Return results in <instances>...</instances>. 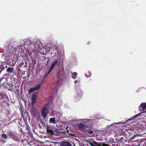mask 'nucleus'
<instances>
[{"mask_svg":"<svg viewBox=\"0 0 146 146\" xmlns=\"http://www.w3.org/2000/svg\"><path fill=\"white\" fill-rule=\"evenodd\" d=\"M13 68L11 67H8L7 69V72H10V73L12 72L13 71Z\"/></svg>","mask_w":146,"mask_h":146,"instance_id":"f3484780","label":"nucleus"},{"mask_svg":"<svg viewBox=\"0 0 146 146\" xmlns=\"http://www.w3.org/2000/svg\"><path fill=\"white\" fill-rule=\"evenodd\" d=\"M79 82V81L78 82V81H75V83L76 84V82Z\"/></svg>","mask_w":146,"mask_h":146,"instance_id":"a878e982","label":"nucleus"},{"mask_svg":"<svg viewBox=\"0 0 146 146\" xmlns=\"http://www.w3.org/2000/svg\"><path fill=\"white\" fill-rule=\"evenodd\" d=\"M43 82L42 81H41L39 82V84H38L37 85H36L34 87L35 89L36 90H37L38 89H39L40 87L41 84Z\"/></svg>","mask_w":146,"mask_h":146,"instance_id":"9d476101","label":"nucleus"},{"mask_svg":"<svg viewBox=\"0 0 146 146\" xmlns=\"http://www.w3.org/2000/svg\"><path fill=\"white\" fill-rule=\"evenodd\" d=\"M46 131L48 134L49 135H52L54 134L51 127L49 126L47 127Z\"/></svg>","mask_w":146,"mask_h":146,"instance_id":"20e7f679","label":"nucleus"},{"mask_svg":"<svg viewBox=\"0 0 146 146\" xmlns=\"http://www.w3.org/2000/svg\"><path fill=\"white\" fill-rule=\"evenodd\" d=\"M61 143L62 146H71V144L67 141H62Z\"/></svg>","mask_w":146,"mask_h":146,"instance_id":"0eeeda50","label":"nucleus"},{"mask_svg":"<svg viewBox=\"0 0 146 146\" xmlns=\"http://www.w3.org/2000/svg\"><path fill=\"white\" fill-rule=\"evenodd\" d=\"M1 137L4 139H6L7 138V136L5 134H2L1 135Z\"/></svg>","mask_w":146,"mask_h":146,"instance_id":"6ab92c4d","label":"nucleus"},{"mask_svg":"<svg viewBox=\"0 0 146 146\" xmlns=\"http://www.w3.org/2000/svg\"><path fill=\"white\" fill-rule=\"evenodd\" d=\"M51 70L50 69H49V70L48 72H45L44 74V77H43V78L42 79V81L43 82L44 80L46 77L48 75L50 72L51 71Z\"/></svg>","mask_w":146,"mask_h":146,"instance_id":"9b49d317","label":"nucleus"},{"mask_svg":"<svg viewBox=\"0 0 146 146\" xmlns=\"http://www.w3.org/2000/svg\"><path fill=\"white\" fill-rule=\"evenodd\" d=\"M77 76V74L76 72L73 73L72 75V77L74 79L76 78Z\"/></svg>","mask_w":146,"mask_h":146,"instance_id":"ddd939ff","label":"nucleus"},{"mask_svg":"<svg viewBox=\"0 0 146 146\" xmlns=\"http://www.w3.org/2000/svg\"><path fill=\"white\" fill-rule=\"evenodd\" d=\"M49 105V104H47L42 108L41 114L44 119H45L49 112V111L48 110Z\"/></svg>","mask_w":146,"mask_h":146,"instance_id":"f03ea898","label":"nucleus"},{"mask_svg":"<svg viewBox=\"0 0 146 146\" xmlns=\"http://www.w3.org/2000/svg\"><path fill=\"white\" fill-rule=\"evenodd\" d=\"M70 135L71 136H74V134H72V133H71V134H70Z\"/></svg>","mask_w":146,"mask_h":146,"instance_id":"393cba45","label":"nucleus"},{"mask_svg":"<svg viewBox=\"0 0 146 146\" xmlns=\"http://www.w3.org/2000/svg\"><path fill=\"white\" fill-rule=\"evenodd\" d=\"M123 139V137H121L120 138V139L119 140L120 142H122L123 141L122 140ZM119 141V140H118Z\"/></svg>","mask_w":146,"mask_h":146,"instance_id":"5701e85b","label":"nucleus"},{"mask_svg":"<svg viewBox=\"0 0 146 146\" xmlns=\"http://www.w3.org/2000/svg\"><path fill=\"white\" fill-rule=\"evenodd\" d=\"M65 73L63 69H60L57 72V80L58 82L62 80L64 78Z\"/></svg>","mask_w":146,"mask_h":146,"instance_id":"f257e3e1","label":"nucleus"},{"mask_svg":"<svg viewBox=\"0 0 146 146\" xmlns=\"http://www.w3.org/2000/svg\"><path fill=\"white\" fill-rule=\"evenodd\" d=\"M77 127L79 130L83 131H85L86 130H88L87 129L89 128L88 125H86L84 123L78 124H77Z\"/></svg>","mask_w":146,"mask_h":146,"instance_id":"7ed1b4c3","label":"nucleus"},{"mask_svg":"<svg viewBox=\"0 0 146 146\" xmlns=\"http://www.w3.org/2000/svg\"><path fill=\"white\" fill-rule=\"evenodd\" d=\"M58 61L57 60H56L54 62H53L51 65L50 69L52 70L55 65H56L58 64Z\"/></svg>","mask_w":146,"mask_h":146,"instance_id":"1a4fd4ad","label":"nucleus"},{"mask_svg":"<svg viewBox=\"0 0 146 146\" xmlns=\"http://www.w3.org/2000/svg\"><path fill=\"white\" fill-rule=\"evenodd\" d=\"M42 78H43V77H42V76H40L38 80L37 81V82H38V84H39V82L40 81H42Z\"/></svg>","mask_w":146,"mask_h":146,"instance_id":"412c9836","label":"nucleus"},{"mask_svg":"<svg viewBox=\"0 0 146 146\" xmlns=\"http://www.w3.org/2000/svg\"><path fill=\"white\" fill-rule=\"evenodd\" d=\"M89 127L88 129H87L88 130H86V131H85V132L87 133H88V134H91L93 133V131L92 130H89Z\"/></svg>","mask_w":146,"mask_h":146,"instance_id":"4468645a","label":"nucleus"},{"mask_svg":"<svg viewBox=\"0 0 146 146\" xmlns=\"http://www.w3.org/2000/svg\"><path fill=\"white\" fill-rule=\"evenodd\" d=\"M82 146H84V144H83L82 145Z\"/></svg>","mask_w":146,"mask_h":146,"instance_id":"c756f323","label":"nucleus"},{"mask_svg":"<svg viewBox=\"0 0 146 146\" xmlns=\"http://www.w3.org/2000/svg\"><path fill=\"white\" fill-rule=\"evenodd\" d=\"M111 144L112 145V146H118L117 144H116V143H112Z\"/></svg>","mask_w":146,"mask_h":146,"instance_id":"b1692460","label":"nucleus"},{"mask_svg":"<svg viewBox=\"0 0 146 146\" xmlns=\"http://www.w3.org/2000/svg\"><path fill=\"white\" fill-rule=\"evenodd\" d=\"M100 146H111L109 144L106 143H104L101 144Z\"/></svg>","mask_w":146,"mask_h":146,"instance_id":"4be33fe9","label":"nucleus"},{"mask_svg":"<svg viewBox=\"0 0 146 146\" xmlns=\"http://www.w3.org/2000/svg\"><path fill=\"white\" fill-rule=\"evenodd\" d=\"M139 115V114H137L135 115H134V116L132 117L129 119V120H132L134 119H135V118H136L138 117V116Z\"/></svg>","mask_w":146,"mask_h":146,"instance_id":"a211bd4d","label":"nucleus"},{"mask_svg":"<svg viewBox=\"0 0 146 146\" xmlns=\"http://www.w3.org/2000/svg\"><path fill=\"white\" fill-rule=\"evenodd\" d=\"M36 91L34 87L32 88H30L29 90V92L31 93L33 92L34 91Z\"/></svg>","mask_w":146,"mask_h":146,"instance_id":"aec40b11","label":"nucleus"},{"mask_svg":"<svg viewBox=\"0 0 146 146\" xmlns=\"http://www.w3.org/2000/svg\"><path fill=\"white\" fill-rule=\"evenodd\" d=\"M82 146H84V144H83L82 145Z\"/></svg>","mask_w":146,"mask_h":146,"instance_id":"cd10ccee","label":"nucleus"},{"mask_svg":"<svg viewBox=\"0 0 146 146\" xmlns=\"http://www.w3.org/2000/svg\"><path fill=\"white\" fill-rule=\"evenodd\" d=\"M49 122L50 123L55 124V117L50 118L49 120Z\"/></svg>","mask_w":146,"mask_h":146,"instance_id":"f8f14e48","label":"nucleus"},{"mask_svg":"<svg viewBox=\"0 0 146 146\" xmlns=\"http://www.w3.org/2000/svg\"><path fill=\"white\" fill-rule=\"evenodd\" d=\"M85 74L86 77H88L91 76V74L90 72L87 71L85 73Z\"/></svg>","mask_w":146,"mask_h":146,"instance_id":"dca6fc26","label":"nucleus"},{"mask_svg":"<svg viewBox=\"0 0 146 146\" xmlns=\"http://www.w3.org/2000/svg\"><path fill=\"white\" fill-rule=\"evenodd\" d=\"M87 142L91 146H100L96 141L92 142L90 140H88Z\"/></svg>","mask_w":146,"mask_h":146,"instance_id":"423d86ee","label":"nucleus"},{"mask_svg":"<svg viewBox=\"0 0 146 146\" xmlns=\"http://www.w3.org/2000/svg\"><path fill=\"white\" fill-rule=\"evenodd\" d=\"M27 129L28 130H29V128H27Z\"/></svg>","mask_w":146,"mask_h":146,"instance_id":"bb28decb","label":"nucleus"},{"mask_svg":"<svg viewBox=\"0 0 146 146\" xmlns=\"http://www.w3.org/2000/svg\"><path fill=\"white\" fill-rule=\"evenodd\" d=\"M82 146H84V144H83L82 145Z\"/></svg>","mask_w":146,"mask_h":146,"instance_id":"c85d7f7f","label":"nucleus"},{"mask_svg":"<svg viewBox=\"0 0 146 146\" xmlns=\"http://www.w3.org/2000/svg\"><path fill=\"white\" fill-rule=\"evenodd\" d=\"M139 110L143 112L145 111L146 110V103H142L139 107Z\"/></svg>","mask_w":146,"mask_h":146,"instance_id":"39448f33","label":"nucleus"},{"mask_svg":"<svg viewBox=\"0 0 146 146\" xmlns=\"http://www.w3.org/2000/svg\"><path fill=\"white\" fill-rule=\"evenodd\" d=\"M109 142L110 143H116V142L114 141V139L112 138H110L109 140Z\"/></svg>","mask_w":146,"mask_h":146,"instance_id":"2eb2a0df","label":"nucleus"},{"mask_svg":"<svg viewBox=\"0 0 146 146\" xmlns=\"http://www.w3.org/2000/svg\"><path fill=\"white\" fill-rule=\"evenodd\" d=\"M36 96L34 94L32 95V104L33 105L36 103Z\"/></svg>","mask_w":146,"mask_h":146,"instance_id":"6e6552de","label":"nucleus"}]
</instances>
